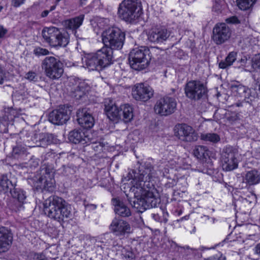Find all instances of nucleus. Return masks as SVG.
I'll list each match as a JSON object with an SVG mask.
<instances>
[{
    "label": "nucleus",
    "mask_w": 260,
    "mask_h": 260,
    "mask_svg": "<svg viewBox=\"0 0 260 260\" xmlns=\"http://www.w3.org/2000/svg\"><path fill=\"white\" fill-rule=\"evenodd\" d=\"M104 104L105 113L110 120L117 121L121 118V107L119 109L114 102L109 99L105 100Z\"/></svg>",
    "instance_id": "19"
},
{
    "label": "nucleus",
    "mask_w": 260,
    "mask_h": 260,
    "mask_svg": "<svg viewBox=\"0 0 260 260\" xmlns=\"http://www.w3.org/2000/svg\"><path fill=\"white\" fill-rule=\"evenodd\" d=\"M142 13L141 4L138 0H123L118 7L119 17L127 22L138 19Z\"/></svg>",
    "instance_id": "3"
},
{
    "label": "nucleus",
    "mask_w": 260,
    "mask_h": 260,
    "mask_svg": "<svg viewBox=\"0 0 260 260\" xmlns=\"http://www.w3.org/2000/svg\"><path fill=\"white\" fill-rule=\"evenodd\" d=\"M121 254L126 259L132 260L135 259V254L132 248L129 246L123 247L121 249Z\"/></svg>",
    "instance_id": "35"
},
{
    "label": "nucleus",
    "mask_w": 260,
    "mask_h": 260,
    "mask_svg": "<svg viewBox=\"0 0 260 260\" xmlns=\"http://www.w3.org/2000/svg\"><path fill=\"white\" fill-rule=\"evenodd\" d=\"M69 140L75 144L81 143L84 144L89 141L87 136L81 129H74L70 132L69 134Z\"/></svg>",
    "instance_id": "23"
},
{
    "label": "nucleus",
    "mask_w": 260,
    "mask_h": 260,
    "mask_svg": "<svg viewBox=\"0 0 260 260\" xmlns=\"http://www.w3.org/2000/svg\"><path fill=\"white\" fill-rule=\"evenodd\" d=\"M55 9V6H51V8H50V9L49 10V12L54 10Z\"/></svg>",
    "instance_id": "58"
},
{
    "label": "nucleus",
    "mask_w": 260,
    "mask_h": 260,
    "mask_svg": "<svg viewBox=\"0 0 260 260\" xmlns=\"http://www.w3.org/2000/svg\"><path fill=\"white\" fill-rule=\"evenodd\" d=\"M26 152V149L21 145H17L13 147L12 154L14 157L18 158L19 156L23 154Z\"/></svg>",
    "instance_id": "36"
},
{
    "label": "nucleus",
    "mask_w": 260,
    "mask_h": 260,
    "mask_svg": "<svg viewBox=\"0 0 260 260\" xmlns=\"http://www.w3.org/2000/svg\"><path fill=\"white\" fill-rule=\"evenodd\" d=\"M231 34V30L225 23H219L213 28L212 38L216 44L219 45L227 41Z\"/></svg>",
    "instance_id": "14"
},
{
    "label": "nucleus",
    "mask_w": 260,
    "mask_h": 260,
    "mask_svg": "<svg viewBox=\"0 0 260 260\" xmlns=\"http://www.w3.org/2000/svg\"><path fill=\"white\" fill-rule=\"evenodd\" d=\"M83 66L90 71H101L102 68L95 53L89 54L83 59Z\"/></svg>",
    "instance_id": "22"
},
{
    "label": "nucleus",
    "mask_w": 260,
    "mask_h": 260,
    "mask_svg": "<svg viewBox=\"0 0 260 260\" xmlns=\"http://www.w3.org/2000/svg\"><path fill=\"white\" fill-rule=\"evenodd\" d=\"M13 185L11 181L8 179V177L6 175H3L1 177L0 179V187L1 188V190L5 192L11 189V187Z\"/></svg>",
    "instance_id": "31"
},
{
    "label": "nucleus",
    "mask_w": 260,
    "mask_h": 260,
    "mask_svg": "<svg viewBox=\"0 0 260 260\" xmlns=\"http://www.w3.org/2000/svg\"><path fill=\"white\" fill-rule=\"evenodd\" d=\"M25 78L28 80L30 82H37L38 78L37 74L32 71H29L25 75Z\"/></svg>",
    "instance_id": "37"
},
{
    "label": "nucleus",
    "mask_w": 260,
    "mask_h": 260,
    "mask_svg": "<svg viewBox=\"0 0 260 260\" xmlns=\"http://www.w3.org/2000/svg\"><path fill=\"white\" fill-rule=\"evenodd\" d=\"M121 118L125 122L130 121L133 118V108L128 104L121 106Z\"/></svg>",
    "instance_id": "28"
},
{
    "label": "nucleus",
    "mask_w": 260,
    "mask_h": 260,
    "mask_svg": "<svg viewBox=\"0 0 260 260\" xmlns=\"http://www.w3.org/2000/svg\"><path fill=\"white\" fill-rule=\"evenodd\" d=\"M60 1V0H57V1H58H58Z\"/></svg>",
    "instance_id": "64"
},
{
    "label": "nucleus",
    "mask_w": 260,
    "mask_h": 260,
    "mask_svg": "<svg viewBox=\"0 0 260 260\" xmlns=\"http://www.w3.org/2000/svg\"><path fill=\"white\" fill-rule=\"evenodd\" d=\"M230 65H229L228 62L225 59L224 60H222L219 63V68L222 69H225L230 67Z\"/></svg>",
    "instance_id": "43"
},
{
    "label": "nucleus",
    "mask_w": 260,
    "mask_h": 260,
    "mask_svg": "<svg viewBox=\"0 0 260 260\" xmlns=\"http://www.w3.org/2000/svg\"><path fill=\"white\" fill-rule=\"evenodd\" d=\"M6 78L5 72L0 67V84H2L4 82V80Z\"/></svg>",
    "instance_id": "46"
},
{
    "label": "nucleus",
    "mask_w": 260,
    "mask_h": 260,
    "mask_svg": "<svg viewBox=\"0 0 260 260\" xmlns=\"http://www.w3.org/2000/svg\"><path fill=\"white\" fill-rule=\"evenodd\" d=\"M174 131L175 136L182 142H193L198 139V134L192 127L185 123L176 125Z\"/></svg>",
    "instance_id": "10"
},
{
    "label": "nucleus",
    "mask_w": 260,
    "mask_h": 260,
    "mask_svg": "<svg viewBox=\"0 0 260 260\" xmlns=\"http://www.w3.org/2000/svg\"><path fill=\"white\" fill-rule=\"evenodd\" d=\"M12 236L5 227L0 228V253L8 250L12 243Z\"/></svg>",
    "instance_id": "20"
},
{
    "label": "nucleus",
    "mask_w": 260,
    "mask_h": 260,
    "mask_svg": "<svg viewBox=\"0 0 260 260\" xmlns=\"http://www.w3.org/2000/svg\"><path fill=\"white\" fill-rule=\"evenodd\" d=\"M193 154L199 159H206L209 155V151L206 146H197L193 150Z\"/></svg>",
    "instance_id": "29"
},
{
    "label": "nucleus",
    "mask_w": 260,
    "mask_h": 260,
    "mask_svg": "<svg viewBox=\"0 0 260 260\" xmlns=\"http://www.w3.org/2000/svg\"><path fill=\"white\" fill-rule=\"evenodd\" d=\"M84 15H80L72 19H68L63 22V25L66 28L72 30L75 35L76 30L82 24Z\"/></svg>",
    "instance_id": "25"
},
{
    "label": "nucleus",
    "mask_w": 260,
    "mask_h": 260,
    "mask_svg": "<svg viewBox=\"0 0 260 260\" xmlns=\"http://www.w3.org/2000/svg\"><path fill=\"white\" fill-rule=\"evenodd\" d=\"M215 260H225V256H223L222 255H215L214 256Z\"/></svg>",
    "instance_id": "52"
},
{
    "label": "nucleus",
    "mask_w": 260,
    "mask_h": 260,
    "mask_svg": "<svg viewBox=\"0 0 260 260\" xmlns=\"http://www.w3.org/2000/svg\"><path fill=\"white\" fill-rule=\"evenodd\" d=\"M244 179L249 185H255L259 183L260 175L257 171L253 170L246 173Z\"/></svg>",
    "instance_id": "27"
},
{
    "label": "nucleus",
    "mask_w": 260,
    "mask_h": 260,
    "mask_svg": "<svg viewBox=\"0 0 260 260\" xmlns=\"http://www.w3.org/2000/svg\"><path fill=\"white\" fill-rule=\"evenodd\" d=\"M231 89L235 96L243 98L241 102H237L235 104L236 106L238 107L243 106L244 103H248V102H245L249 95V89L247 87L241 84H233L231 86Z\"/></svg>",
    "instance_id": "21"
},
{
    "label": "nucleus",
    "mask_w": 260,
    "mask_h": 260,
    "mask_svg": "<svg viewBox=\"0 0 260 260\" xmlns=\"http://www.w3.org/2000/svg\"><path fill=\"white\" fill-rule=\"evenodd\" d=\"M49 13V11L48 10H45L43 12H42L41 14V17H46Z\"/></svg>",
    "instance_id": "55"
},
{
    "label": "nucleus",
    "mask_w": 260,
    "mask_h": 260,
    "mask_svg": "<svg viewBox=\"0 0 260 260\" xmlns=\"http://www.w3.org/2000/svg\"><path fill=\"white\" fill-rule=\"evenodd\" d=\"M256 0H236L237 5L240 9L246 10L250 8Z\"/></svg>",
    "instance_id": "34"
},
{
    "label": "nucleus",
    "mask_w": 260,
    "mask_h": 260,
    "mask_svg": "<svg viewBox=\"0 0 260 260\" xmlns=\"http://www.w3.org/2000/svg\"><path fill=\"white\" fill-rule=\"evenodd\" d=\"M212 219L213 222H214V221L215 220V218H212Z\"/></svg>",
    "instance_id": "61"
},
{
    "label": "nucleus",
    "mask_w": 260,
    "mask_h": 260,
    "mask_svg": "<svg viewBox=\"0 0 260 260\" xmlns=\"http://www.w3.org/2000/svg\"><path fill=\"white\" fill-rule=\"evenodd\" d=\"M44 40L50 45L56 47H66L69 42L67 32H61L55 27L44 28L42 32Z\"/></svg>",
    "instance_id": "6"
},
{
    "label": "nucleus",
    "mask_w": 260,
    "mask_h": 260,
    "mask_svg": "<svg viewBox=\"0 0 260 260\" xmlns=\"http://www.w3.org/2000/svg\"><path fill=\"white\" fill-rule=\"evenodd\" d=\"M152 217L156 221L162 222V219L158 214H152Z\"/></svg>",
    "instance_id": "48"
},
{
    "label": "nucleus",
    "mask_w": 260,
    "mask_h": 260,
    "mask_svg": "<svg viewBox=\"0 0 260 260\" xmlns=\"http://www.w3.org/2000/svg\"><path fill=\"white\" fill-rule=\"evenodd\" d=\"M41 67L46 76L51 80H57L63 74V64L53 56L46 57L42 62Z\"/></svg>",
    "instance_id": "7"
},
{
    "label": "nucleus",
    "mask_w": 260,
    "mask_h": 260,
    "mask_svg": "<svg viewBox=\"0 0 260 260\" xmlns=\"http://www.w3.org/2000/svg\"><path fill=\"white\" fill-rule=\"evenodd\" d=\"M200 138L203 141L212 143H217L220 140L219 136L215 133H202Z\"/></svg>",
    "instance_id": "30"
},
{
    "label": "nucleus",
    "mask_w": 260,
    "mask_h": 260,
    "mask_svg": "<svg viewBox=\"0 0 260 260\" xmlns=\"http://www.w3.org/2000/svg\"><path fill=\"white\" fill-rule=\"evenodd\" d=\"M102 37L104 46L112 50H120L124 44L125 34L118 27H111L102 32Z\"/></svg>",
    "instance_id": "5"
},
{
    "label": "nucleus",
    "mask_w": 260,
    "mask_h": 260,
    "mask_svg": "<svg viewBox=\"0 0 260 260\" xmlns=\"http://www.w3.org/2000/svg\"><path fill=\"white\" fill-rule=\"evenodd\" d=\"M33 260H49L43 253H34Z\"/></svg>",
    "instance_id": "40"
},
{
    "label": "nucleus",
    "mask_w": 260,
    "mask_h": 260,
    "mask_svg": "<svg viewBox=\"0 0 260 260\" xmlns=\"http://www.w3.org/2000/svg\"><path fill=\"white\" fill-rule=\"evenodd\" d=\"M79 124L84 128H90L94 124V119L91 111L87 108L80 109L77 112Z\"/></svg>",
    "instance_id": "17"
},
{
    "label": "nucleus",
    "mask_w": 260,
    "mask_h": 260,
    "mask_svg": "<svg viewBox=\"0 0 260 260\" xmlns=\"http://www.w3.org/2000/svg\"><path fill=\"white\" fill-rule=\"evenodd\" d=\"M171 32L165 27H154L147 32V40L150 42L158 44L166 41Z\"/></svg>",
    "instance_id": "13"
},
{
    "label": "nucleus",
    "mask_w": 260,
    "mask_h": 260,
    "mask_svg": "<svg viewBox=\"0 0 260 260\" xmlns=\"http://www.w3.org/2000/svg\"><path fill=\"white\" fill-rule=\"evenodd\" d=\"M25 0H12V3L14 7H17L23 4Z\"/></svg>",
    "instance_id": "47"
},
{
    "label": "nucleus",
    "mask_w": 260,
    "mask_h": 260,
    "mask_svg": "<svg viewBox=\"0 0 260 260\" xmlns=\"http://www.w3.org/2000/svg\"><path fill=\"white\" fill-rule=\"evenodd\" d=\"M34 53L37 56L46 55L49 53V51L45 48L41 47L36 48L34 50Z\"/></svg>",
    "instance_id": "39"
},
{
    "label": "nucleus",
    "mask_w": 260,
    "mask_h": 260,
    "mask_svg": "<svg viewBox=\"0 0 260 260\" xmlns=\"http://www.w3.org/2000/svg\"><path fill=\"white\" fill-rule=\"evenodd\" d=\"M184 90L186 97L194 101L205 96L208 91L205 84L199 80H191L187 82Z\"/></svg>",
    "instance_id": "9"
},
{
    "label": "nucleus",
    "mask_w": 260,
    "mask_h": 260,
    "mask_svg": "<svg viewBox=\"0 0 260 260\" xmlns=\"http://www.w3.org/2000/svg\"><path fill=\"white\" fill-rule=\"evenodd\" d=\"M204 260H215V257L214 256H212L208 258H204Z\"/></svg>",
    "instance_id": "56"
},
{
    "label": "nucleus",
    "mask_w": 260,
    "mask_h": 260,
    "mask_svg": "<svg viewBox=\"0 0 260 260\" xmlns=\"http://www.w3.org/2000/svg\"><path fill=\"white\" fill-rule=\"evenodd\" d=\"M212 10L217 14L221 12V8L219 5L216 3L214 6V7L212 8Z\"/></svg>",
    "instance_id": "49"
},
{
    "label": "nucleus",
    "mask_w": 260,
    "mask_h": 260,
    "mask_svg": "<svg viewBox=\"0 0 260 260\" xmlns=\"http://www.w3.org/2000/svg\"><path fill=\"white\" fill-rule=\"evenodd\" d=\"M206 217H207V219H209V217L208 216H205Z\"/></svg>",
    "instance_id": "63"
},
{
    "label": "nucleus",
    "mask_w": 260,
    "mask_h": 260,
    "mask_svg": "<svg viewBox=\"0 0 260 260\" xmlns=\"http://www.w3.org/2000/svg\"><path fill=\"white\" fill-rule=\"evenodd\" d=\"M255 254L260 256V243L257 244L254 249Z\"/></svg>",
    "instance_id": "50"
},
{
    "label": "nucleus",
    "mask_w": 260,
    "mask_h": 260,
    "mask_svg": "<svg viewBox=\"0 0 260 260\" xmlns=\"http://www.w3.org/2000/svg\"><path fill=\"white\" fill-rule=\"evenodd\" d=\"M151 60L150 51L148 47L141 46L133 49L129 53L128 60L131 67L140 71L146 69Z\"/></svg>",
    "instance_id": "4"
},
{
    "label": "nucleus",
    "mask_w": 260,
    "mask_h": 260,
    "mask_svg": "<svg viewBox=\"0 0 260 260\" xmlns=\"http://www.w3.org/2000/svg\"><path fill=\"white\" fill-rule=\"evenodd\" d=\"M240 119L239 114H232L231 116L228 117L227 119L231 122H233Z\"/></svg>",
    "instance_id": "42"
},
{
    "label": "nucleus",
    "mask_w": 260,
    "mask_h": 260,
    "mask_svg": "<svg viewBox=\"0 0 260 260\" xmlns=\"http://www.w3.org/2000/svg\"><path fill=\"white\" fill-rule=\"evenodd\" d=\"M45 214L50 218L61 223L71 216V207L67 202L58 196H51L44 203Z\"/></svg>",
    "instance_id": "2"
},
{
    "label": "nucleus",
    "mask_w": 260,
    "mask_h": 260,
    "mask_svg": "<svg viewBox=\"0 0 260 260\" xmlns=\"http://www.w3.org/2000/svg\"><path fill=\"white\" fill-rule=\"evenodd\" d=\"M225 21L228 23L238 24L240 23V21L238 18L235 16L226 18Z\"/></svg>",
    "instance_id": "41"
},
{
    "label": "nucleus",
    "mask_w": 260,
    "mask_h": 260,
    "mask_svg": "<svg viewBox=\"0 0 260 260\" xmlns=\"http://www.w3.org/2000/svg\"><path fill=\"white\" fill-rule=\"evenodd\" d=\"M132 173H128L127 177L122 179L123 182L133 179L129 190L134 196L132 205L138 212L141 213L148 208L156 207L160 202V199L157 190L151 182L155 174L153 167L148 165L142 172L140 171L136 175L133 171Z\"/></svg>",
    "instance_id": "1"
},
{
    "label": "nucleus",
    "mask_w": 260,
    "mask_h": 260,
    "mask_svg": "<svg viewBox=\"0 0 260 260\" xmlns=\"http://www.w3.org/2000/svg\"><path fill=\"white\" fill-rule=\"evenodd\" d=\"M112 203L117 214L122 217H128L131 215L130 209L123 202L117 199H113Z\"/></svg>",
    "instance_id": "26"
},
{
    "label": "nucleus",
    "mask_w": 260,
    "mask_h": 260,
    "mask_svg": "<svg viewBox=\"0 0 260 260\" xmlns=\"http://www.w3.org/2000/svg\"><path fill=\"white\" fill-rule=\"evenodd\" d=\"M45 172L46 175L44 177L41 176L39 179V183L41 184L39 185L40 188L49 191H52L55 184L54 180L52 178L53 174L48 173L46 170Z\"/></svg>",
    "instance_id": "24"
},
{
    "label": "nucleus",
    "mask_w": 260,
    "mask_h": 260,
    "mask_svg": "<svg viewBox=\"0 0 260 260\" xmlns=\"http://www.w3.org/2000/svg\"><path fill=\"white\" fill-rule=\"evenodd\" d=\"M176 105V100L174 98L165 96L156 102L154 107V110L157 114L168 116L175 112Z\"/></svg>",
    "instance_id": "11"
},
{
    "label": "nucleus",
    "mask_w": 260,
    "mask_h": 260,
    "mask_svg": "<svg viewBox=\"0 0 260 260\" xmlns=\"http://www.w3.org/2000/svg\"><path fill=\"white\" fill-rule=\"evenodd\" d=\"M237 54L236 52H231L226 57L225 59L228 62L229 65L232 66L233 63L236 60Z\"/></svg>",
    "instance_id": "38"
},
{
    "label": "nucleus",
    "mask_w": 260,
    "mask_h": 260,
    "mask_svg": "<svg viewBox=\"0 0 260 260\" xmlns=\"http://www.w3.org/2000/svg\"><path fill=\"white\" fill-rule=\"evenodd\" d=\"M253 66L254 68H257L260 70V54L255 58Z\"/></svg>",
    "instance_id": "44"
},
{
    "label": "nucleus",
    "mask_w": 260,
    "mask_h": 260,
    "mask_svg": "<svg viewBox=\"0 0 260 260\" xmlns=\"http://www.w3.org/2000/svg\"><path fill=\"white\" fill-rule=\"evenodd\" d=\"M153 90L148 85L143 83H137L132 88V95L137 101L146 102L153 95Z\"/></svg>",
    "instance_id": "12"
},
{
    "label": "nucleus",
    "mask_w": 260,
    "mask_h": 260,
    "mask_svg": "<svg viewBox=\"0 0 260 260\" xmlns=\"http://www.w3.org/2000/svg\"><path fill=\"white\" fill-rule=\"evenodd\" d=\"M3 7L0 6V12L2 11Z\"/></svg>",
    "instance_id": "62"
},
{
    "label": "nucleus",
    "mask_w": 260,
    "mask_h": 260,
    "mask_svg": "<svg viewBox=\"0 0 260 260\" xmlns=\"http://www.w3.org/2000/svg\"><path fill=\"white\" fill-rule=\"evenodd\" d=\"M177 165H181V159L180 157H177L173 159Z\"/></svg>",
    "instance_id": "54"
},
{
    "label": "nucleus",
    "mask_w": 260,
    "mask_h": 260,
    "mask_svg": "<svg viewBox=\"0 0 260 260\" xmlns=\"http://www.w3.org/2000/svg\"><path fill=\"white\" fill-rule=\"evenodd\" d=\"M168 221V219L166 218H163V221L165 222V223H166Z\"/></svg>",
    "instance_id": "59"
},
{
    "label": "nucleus",
    "mask_w": 260,
    "mask_h": 260,
    "mask_svg": "<svg viewBox=\"0 0 260 260\" xmlns=\"http://www.w3.org/2000/svg\"><path fill=\"white\" fill-rule=\"evenodd\" d=\"M238 150L229 146L223 148L221 155V166L223 170L231 171L238 167Z\"/></svg>",
    "instance_id": "8"
},
{
    "label": "nucleus",
    "mask_w": 260,
    "mask_h": 260,
    "mask_svg": "<svg viewBox=\"0 0 260 260\" xmlns=\"http://www.w3.org/2000/svg\"><path fill=\"white\" fill-rule=\"evenodd\" d=\"M256 85L258 87V89L260 90V79L257 81Z\"/></svg>",
    "instance_id": "57"
},
{
    "label": "nucleus",
    "mask_w": 260,
    "mask_h": 260,
    "mask_svg": "<svg viewBox=\"0 0 260 260\" xmlns=\"http://www.w3.org/2000/svg\"><path fill=\"white\" fill-rule=\"evenodd\" d=\"M181 248L185 250L190 251L192 252V253L194 252V251L197 250L195 248H190L188 246L182 247H181Z\"/></svg>",
    "instance_id": "51"
},
{
    "label": "nucleus",
    "mask_w": 260,
    "mask_h": 260,
    "mask_svg": "<svg viewBox=\"0 0 260 260\" xmlns=\"http://www.w3.org/2000/svg\"><path fill=\"white\" fill-rule=\"evenodd\" d=\"M86 0H80V2H81V3L82 4H84V2L86 1Z\"/></svg>",
    "instance_id": "60"
},
{
    "label": "nucleus",
    "mask_w": 260,
    "mask_h": 260,
    "mask_svg": "<svg viewBox=\"0 0 260 260\" xmlns=\"http://www.w3.org/2000/svg\"><path fill=\"white\" fill-rule=\"evenodd\" d=\"M247 59L246 57H244L240 59V62L241 63L242 66H244L247 63Z\"/></svg>",
    "instance_id": "53"
},
{
    "label": "nucleus",
    "mask_w": 260,
    "mask_h": 260,
    "mask_svg": "<svg viewBox=\"0 0 260 260\" xmlns=\"http://www.w3.org/2000/svg\"><path fill=\"white\" fill-rule=\"evenodd\" d=\"M89 87L86 86L84 83H80L75 89V96L78 98H82L88 91Z\"/></svg>",
    "instance_id": "33"
},
{
    "label": "nucleus",
    "mask_w": 260,
    "mask_h": 260,
    "mask_svg": "<svg viewBox=\"0 0 260 260\" xmlns=\"http://www.w3.org/2000/svg\"><path fill=\"white\" fill-rule=\"evenodd\" d=\"M70 119V114L67 108L61 107L52 111L49 115V121L54 124L62 125Z\"/></svg>",
    "instance_id": "16"
},
{
    "label": "nucleus",
    "mask_w": 260,
    "mask_h": 260,
    "mask_svg": "<svg viewBox=\"0 0 260 260\" xmlns=\"http://www.w3.org/2000/svg\"><path fill=\"white\" fill-rule=\"evenodd\" d=\"M12 196L16 199L20 204L23 203L26 199V196L24 192L20 189L14 188L10 191Z\"/></svg>",
    "instance_id": "32"
},
{
    "label": "nucleus",
    "mask_w": 260,
    "mask_h": 260,
    "mask_svg": "<svg viewBox=\"0 0 260 260\" xmlns=\"http://www.w3.org/2000/svg\"><path fill=\"white\" fill-rule=\"evenodd\" d=\"M110 229L116 235L119 236L131 233L129 224L121 219L114 218L110 225Z\"/></svg>",
    "instance_id": "18"
},
{
    "label": "nucleus",
    "mask_w": 260,
    "mask_h": 260,
    "mask_svg": "<svg viewBox=\"0 0 260 260\" xmlns=\"http://www.w3.org/2000/svg\"><path fill=\"white\" fill-rule=\"evenodd\" d=\"M8 32V30L3 26L0 25V39L4 38Z\"/></svg>",
    "instance_id": "45"
},
{
    "label": "nucleus",
    "mask_w": 260,
    "mask_h": 260,
    "mask_svg": "<svg viewBox=\"0 0 260 260\" xmlns=\"http://www.w3.org/2000/svg\"><path fill=\"white\" fill-rule=\"evenodd\" d=\"M94 53L102 69L113 63V52L110 48L104 46Z\"/></svg>",
    "instance_id": "15"
}]
</instances>
